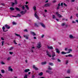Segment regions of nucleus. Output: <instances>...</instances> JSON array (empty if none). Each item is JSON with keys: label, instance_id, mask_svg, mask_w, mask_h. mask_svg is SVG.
<instances>
[{"label": "nucleus", "instance_id": "1", "mask_svg": "<svg viewBox=\"0 0 78 78\" xmlns=\"http://www.w3.org/2000/svg\"><path fill=\"white\" fill-rule=\"evenodd\" d=\"M55 14H57V15L58 16V17H59V18L62 17V16L60 15V14H59V12H55Z\"/></svg>", "mask_w": 78, "mask_h": 78}, {"label": "nucleus", "instance_id": "2", "mask_svg": "<svg viewBox=\"0 0 78 78\" xmlns=\"http://www.w3.org/2000/svg\"><path fill=\"white\" fill-rule=\"evenodd\" d=\"M41 47V43H39L37 44V48H40Z\"/></svg>", "mask_w": 78, "mask_h": 78}, {"label": "nucleus", "instance_id": "3", "mask_svg": "<svg viewBox=\"0 0 78 78\" xmlns=\"http://www.w3.org/2000/svg\"><path fill=\"white\" fill-rule=\"evenodd\" d=\"M37 12H35V14H34L35 17H36V18H37V19H39V16H37Z\"/></svg>", "mask_w": 78, "mask_h": 78}, {"label": "nucleus", "instance_id": "4", "mask_svg": "<svg viewBox=\"0 0 78 78\" xmlns=\"http://www.w3.org/2000/svg\"><path fill=\"white\" fill-rule=\"evenodd\" d=\"M30 34L34 36H36V33H34V32L32 31H30Z\"/></svg>", "mask_w": 78, "mask_h": 78}, {"label": "nucleus", "instance_id": "5", "mask_svg": "<svg viewBox=\"0 0 78 78\" xmlns=\"http://www.w3.org/2000/svg\"><path fill=\"white\" fill-rule=\"evenodd\" d=\"M33 68L35 70H39V69L34 65L33 66Z\"/></svg>", "mask_w": 78, "mask_h": 78}, {"label": "nucleus", "instance_id": "6", "mask_svg": "<svg viewBox=\"0 0 78 78\" xmlns=\"http://www.w3.org/2000/svg\"><path fill=\"white\" fill-rule=\"evenodd\" d=\"M8 70L9 71H11V72H12V70H13L12 69V68H11V67L10 66L9 67Z\"/></svg>", "mask_w": 78, "mask_h": 78}, {"label": "nucleus", "instance_id": "7", "mask_svg": "<svg viewBox=\"0 0 78 78\" xmlns=\"http://www.w3.org/2000/svg\"><path fill=\"white\" fill-rule=\"evenodd\" d=\"M46 72H47L48 73H49V74H52L53 72H52V71H48L47 70L46 71Z\"/></svg>", "mask_w": 78, "mask_h": 78}, {"label": "nucleus", "instance_id": "8", "mask_svg": "<svg viewBox=\"0 0 78 78\" xmlns=\"http://www.w3.org/2000/svg\"><path fill=\"white\" fill-rule=\"evenodd\" d=\"M30 70L29 69H26L25 70H24V72L25 73H27V72H28L29 71H30Z\"/></svg>", "mask_w": 78, "mask_h": 78}, {"label": "nucleus", "instance_id": "9", "mask_svg": "<svg viewBox=\"0 0 78 78\" xmlns=\"http://www.w3.org/2000/svg\"><path fill=\"white\" fill-rule=\"evenodd\" d=\"M40 24L42 27H43V28H45V26L43 23H40Z\"/></svg>", "mask_w": 78, "mask_h": 78}, {"label": "nucleus", "instance_id": "10", "mask_svg": "<svg viewBox=\"0 0 78 78\" xmlns=\"http://www.w3.org/2000/svg\"><path fill=\"white\" fill-rule=\"evenodd\" d=\"M50 6V4L48 3L45 5L44 6L45 7H48V6Z\"/></svg>", "mask_w": 78, "mask_h": 78}, {"label": "nucleus", "instance_id": "11", "mask_svg": "<svg viewBox=\"0 0 78 78\" xmlns=\"http://www.w3.org/2000/svg\"><path fill=\"white\" fill-rule=\"evenodd\" d=\"M5 27L6 28H7V29H9V28H10V27H9V26L7 24L5 25Z\"/></svg>", "mask_w": 78, "mask_h": 78}, {"label": "nucleus", "instance_id": "12", "mask_svg": "<svg viewBox=\"0 0 78 78\" xmlns=\"http://www.w3.org/2000/svg\"><path fill=\"white\" fill-rule=\"evenodd\" d=\"M55 50H56V53H57L59 54V53H60V51H59V49L58 48H56Z\"/></svg>", "mask_w": 78, "mask_h": 78}, {"label": "nucleus", "instance_id": "13", "mask_svg": "<svg viewBox=\"0 0 78 78\" xmlns=\"http://www.w3.org/2000/svg\"><path fill=\"white\" fill-rule=\"evenodd\" d=\"M55 56H56V55H55V52H52V58H53V57Z\"/></svg>", "mask_w": 78, "mask_h": 78}, {"label": "nucleus", "instance_id": "14", "mask_svg": "<svg viewBox=\"0 0 78 78\" xmlns=\"http://www.w3.org/2000/svg\"><path fill=\"white\" fill-rule=\"evenodd\" d=\"M3 31H4V32H6V31H8V30L5 31V27L3 26L2 27V28Z\"/></svg>", "mask_w": 78, "mask_h": 78}, {"label": "nucleus", "instance_id": "15", "mask_svg": "<svg viewBox=\"0 0 78 78\" xmlns=\"http://www.w3.org/2000/svg\"><path fill=\"white\" fill-rule=\"evenodd\" d=\"M47 55H48L49 57H51V55L49 54V52L48 51L46 52Z\"/></svg>", "mask_w": 78, "mask_h": 78}, {"label": "nucleus", "instance_id": "16", "mask_svg": "<svg viewBox=\"0 0 78 78\" xmlns=\"http://www.w3.org/2000/svg\"><path fill=\"white\" fill-rule=\"evenodd\" d=\"M47 64V62H41V65H45Z\"/></svg>", "mask_w": 78, "mask_h": 78}, {"label": "nucleus", "instance_id": "17", "mask_svg": "<svg viewBox=\"0 0 78 78\" xmlns=\"http://www.w3.org/2000/svg\"><path fill=\"white\" fill-rule=\"evenodd\" d=\"M20 13L22 15H23V14H25V12H24L23 11L20 12Z\"/></svg>", "mask_w": 78, "mask_h": 78}, {"label": "nucleus", "instance_id": "18", "mask_svg": "<svg viewBox=\"0 0 78 78\" xmlns=\"http://www.w3.org/2000/svg\"><path fill=\"white\" fill-rule=\"evenodd\" d=\"M48 49H51V50H52L53 48V47L52 46L49 47V46H48Z\"/></svg>", "mask_w": 78, "mask_h": 78}, {"label": "nucleus", "instance_id": "19", "mask_svg": "<svg viewBox=\"0 0 78 78\" xmlns=\"http://www.w3.org/2000/svg\"><path fill=\"white\" fill-rule=\"evenodd\" d=\"M69 37L70 38H71V39H72L73 38H75V37H73L72 35H70L69 36Z\"/></svg>", "mask_w": 78, "mask_h": 78}, {"label": "nucleus", "instance_id": "20", "mask_svg": "<svg viewBox=\"0 0 78 78\" xmlns=\"http://www.w3.org/2000/svg\"><path fill=\"white\" fill-rule=\"evenodd\" d=\"M68 51H69L68 52H67V53H70V51H72V49H68Z\"/></svg>", "mask_w": 78, "mask_h": 78}, {"label": "nucleus", "instance_id": "21", "mask_svg": "<svg viewBox=\"0 0 78 78\" xmlns=\"http://www.w3.org/2000/svg\"><path fill=\"white\" fill-rule=\"evenodd\" d=\"M23 37H26L27 39H29V38H28V36H27V35H24L23 36Z\"/></svg>", "mask_w": 78, "mask_h": 78}, {"label": "nucleus", "instance_id": "22", "mask_svg": "<svg viewBox=\"0 0 78 78\" xmlns=\"http://www.w3.org/2000/svg\"><path fill=\"white\" fill-rule=\"evenodd\" d=\"M15 34V35H16L17 36H18L19 37H20L21 38V36H20V34Z\"/></svg>", "mask_w": 78, "mask_h": 78}, {"label": "nucleus", "instance_id": "23", "mask_svg": "<svg viewBox=\"0 0 78 78\" xmlns=\"http://www.w3.org/2000/svg\"><path fill=\"white\" fill-rule=\"evenodd\" d=\"M43 75V73L42 72H41L38 74V75L39 76H42Z\"/></svg>", "mask_w": 78, "mask_h": 78}, {"label": "nucleus", "instance_id": "24", "mask_svg": "<svg viewBox=\"0 0 78 78\" xmlns=\"http://www.w3.org/2000/svg\"><path fill=\"white\" fill-rule=\"evenodd\" d=\"M21 17V15H20V14H18L17 15V16H16V17Z\"/></svg>", "mask_w": 78, "mask_h": 78}, {"label": "nucleus", "instance_id": "25", "mask_svg": "<svg viewBox=\"0 0 78 78\" xmlns=\"http://www.w3.org/2000/svg\"><path fill=\"white\" fill-rule=\"evenodd\" d=\"M15 9L16 10V11H21V10L19 9V8H16Z\"/></svg>", "mask_w": 78, "mask_h": 78}, {"label": "nucleus", "instance_id": "26", "mask_svg": "<svg viewBox=\"0 0 78 78\" xmlns=\"http://www.w3.org/2000/svg\"><path fill=\"white\" fill-rule=\"evenodd\" d=\"M62 54V55H65V54H67V52H65L64 51H62L61 52Z\"/></svg>", "mask_w": 78, "mask_h": 78}, {"label": "nucleus", "instance_id": "27", "mask_svg": "<svg viewBox=\"0 0 78 78\" xmlns=\"http://www.w3.org/2000/svg\"><path fill=\"white\" fill-rule=\"evenodd\" d=\"M10 9L11 11H14V8H13V7H10Z\"/></svg>", "mask_w": 78, "mask_h": 78}, {"label": "nucleus", "instance_id": "28", "mask_svg": "<svg viewBox=\"0 0 78 78\" xmlns=\"http://www.w3.org/2000/svg\"><path fill=\"white\" fill-rule=\"evenodd\" d=\"M35 27H39V26L38 24H37L35 23Z\"/></svg>", "mask_w": 78, "mask_h": 78}, {"label": "nucleus", "instance_id": "29", "mask_svg": "<svg viewBox=\"0 0 78 78\" xmlns=\"http://www.w3.org/2000/svg\"><path fill=\"white\" fill-rule=\"evenodd\" d=\"M33 9L34 11H36V6H34Z\"/></svg>", "mask_w": 78, "mask_h": 78}, {"label": "nucleus", "instance_id": "30", "mask_svg": "<svg viewBox=\"0 0 78 78\" xmlns=\"http://www.w3.org/2000/svg\"><path fill=\"white\" fill-rule=\"evenodd\" d=\"M27 76H28V75H27V74H25L24 78H28V77H27Z\"/></svg>", "mask_w": 78, "mask_h": 78}, {"label": "nucleus", "instance_id": "31", "mask_svg": "<svg viewBox=\"0 0 78 78\" xmlns=\"http://www.w3.org/2000/svg\"><path fill=\"white\" fill-rule=\"evenodd\" d=\"M49 65L51 66H53V63H49Z\"/></svg>", "mask_w": 78, "mask_h": 78}, {"label": "nucleus", "instance_id": "32", "mask_svg": "<svg viewBox=\"0 0 78 78\" xmlns=\"http://www.w3.org/2000/svg\"><path fill=\"white\" fill-rule=\"evenodd\" d=\"M67 73H70V70L68 69L67 71Z\"/></svg>", "mask_w": 78, "mask_h": 78}, {"label": "nucleus", "instance_id": "33", "mask_svg": "<svg viewBox=\"0 0 78 78\" xmlns=\"http://www.w3.org/2000/svg\"><path fill=\"white\" fill-rule=\"evenodd\" d=\"M26 7V8L27 9V10H28L29 9V8H28V6L27 5H25Z\"/></svg>", "mask_w": 78, "mask_h": 78}, {"label": "nucleus", "instance_id": "34", "mask_svg": "<svg viewBox=\"0 0 78 78\" xmlns=\"http://www.w3.org/2000/svg\"><path fill=\"white\" fill-rule=\"evenodd\" d=\"M15 5V3H14V2L12 3V6H14Z\"/></svg>", "mask_w": 78, "mask_h": 78}, {"label": "nucleus", "instance_id": "35", "mask_svg": "<svg viewBox=\"0 0 78 78\" xmlns=\"http://www.w3.org/2000/svg\"><path fill=\"white\" fill-rule=\"evenodd\" d=\"M48 70H51L52 69H51V68L50 67V66H48Z\"/></svg>", "mask_w": 78, "mask_h": 78}, {"label": "nucleus", "instance_id": "36", "mask_svg": "<svg viewBox=\"0 0 78 78\" xmlns=\"http://www.w3.org/2000/svg\"><path fill=\"white\" fill-rule=\"evenodd\" d=\"M69 63V60H67L66 61V64H67Z\"/></svg>", "mask_w": 78, "mask_h": 78}, {"label": "nucleus", "instance_id": "37", "mask_svg": "<svg viewBox=\"0 0 78 78\" xmlns=\"http://www.w3.org/2000/svg\"><path fill=\"white\" fill-rule=\"evenodd\" d=\"M62 25L63 27H64V26L66 25V23H62Z\"/></svg>", "mask_w": 78, "mask_h": 78}, {"label": "nucleus", "instance_id": "38", "mask_svg": "<svg viewBox=\"0 0 78 78\" xmlns=\"http://www.w3.org/2000/svg\"><path fill=\"white\" fill-rule=\"evenodd\" d=\"M12 23L13 25H16V24H17V23L15 22H13Z\"/></svg>", "mask_w": 78, "mask_h": 78}, {"label": "nucleus", "instance_id": "39", "mask_svg": "<svg viewBox=\"0 0 78 78\" xmlns=\"http://www.w3.org/2000/svg\"><path fill=\"white\" fill-rule=\"evenodd\" d=\"M22 9L23 10H24V9H25V6H23L22 7Z\"/></svg>", "mask_w": 78, "mask_h": 78}, {"label": "nucleus", "instance_id": "40", "mask_svg": "<svg viewBox=\"0 0 78 78\" xmlns=\"http://www.w3.org/2000/svg\"><path fill=\"white\" fill-rule=\"evenodd\" d=\"M1 72H2V73H5V70H3V69L2 70Z\"/></svg>", "mask_w": 78, "mask_h": 78}, {"label": "nucleus", "instance_id": "41", "mask_svg": "<svg viewBox=\"0 0 78 78\" xmlns=\"http://www.w3.org/2000/svg\"><path fill=\"white\" fill-rule=\"evenodd\" d=\"M4 42H5L4 41H3L2 42V46H3Z\"/></svg>", "mask_w": 78, "mask_h": 78}, {"label": "nucleus", "instance_id": "42", "mask_svg": "<svg viewBox=\"0 0 78 78\" xmlns=\"http://www.w3.org/2000/svg\"><path fill=\"white\" fill-rule=\"evenodd\" d=\"M68 56L69 57H72V55H71V54H69V55H68Z\"/></svg>", "mask_w": 78, "mask_h": 78}, {"label": "nucleus", "instance_id": "43", "mask_svg": "<svg viewBox=\"0 0 78 78\" xmlns=\"http://www.w3.org/2000/svg\"><path fill=\"white\" fill-rule=\"evenodd\" d=\"M24 32H28V30H27V29H25L24 30Z\"/></svg>", "mask_w": 78, "mask_h": 78}, {"label": "nucleus", "instance_id": "44", "mask_svg": "<svg viewBox=\"0 0 78 78\" xmlns=\"http://www.w3.org/2000/svg\"><path fill=\"white\" fill-rule=\"evenodd\" d=\"M52 18L53 19H55V18L56 17V16H55V15H53L52 16Z\"/></svg>", "mask_w": 78, "mask_h": 78}, {"label": "nucleus", "instance_id": "45", "mask_svg": "<svg viewBox=\"0 0 78 78\" xmlns=\"http://www.w3.org/2000/svg\"><path fill=\"white\" fill-rule=\"evenodd\" d=\"M15 5H17V0H15Z\"/></svg>", "mask_w": 78, "mask_h": 78}, {"label": "nucleus", "instance_id": "46", "mask_svg": "<svg viewBox=\"0 0 78 78\" xmlns=\"http://www.w3.org/2000/svg\"><path fill=\"white\" fill-rule=\"evenodd\" d=\"M10 59H11V58L10 57H8L7 59V60H8V61H9Z\"/></svg>", "mask_w": 78, "mask_h": 78}, {"label": "nucleus", "instance_id": "47", "mask_svg": "<svg viewBox=\"0 0 78 78\" xmlns=\"http://www.w3.org/2000/svg\"><path fill=\"white\" fill-rule=\"evenodd\" d=\"M13 42H14L15 44H16V45L17 44L16 42V40H15L13 41Z\"/></svg>", "mask_w": 78, "mask_h": 78}, {"label": "nucleus", "instance_id": "48", "mask_svg": "<svg viewBox=\"0 0 78 78\" xmlns=\"http://www.w3.org/2000/svg\"><path fill=\"white\" fill-rule=\"evenodd\" d=\"M13 49V47H12L10 48L9 50H12Z\"/></svg>", "mask_w": 78, "mask_h": 78}, {"label": "nucleus", "instance_id": "49", "mask_svg": "<svg viewBox=\"0 0 78 78\" xmlns=\"http://www.w3.org/2000/svg\"><path fill=\"white\" fill-rule=\"evenodd\" d=\"M13 52H12L10 51V52H9V53H10V55H12V54H13Z\"/></svg>", "mask_w": 78, "mask_h": 78}, {"label": "nucleus", "instance_id": "50", "mask_svg": "<svg viewBox=\"0 0 78 78\" xmlns=\"http://www.w3.org/2000/svg\"><path fill=\"white\" fill-rule=\"evenodd\" d=\"M51 59H52V60H55V58H54V57H53L52 58H51Z\"/></svg>", "mask_w": 78, "mask_h": 78}, {"label": "nucleus", "instance_id": "51", "mask_svg": "<svg viewBox=\"0 0 78 78\" xmlns=\"http://www.w3.org/2000/svg\"><path fill=\"white\" fill-rule=\"evenodd\" d=\"M67 50H68V48H65V51H67Z\"/></svg>", "mask_w": 78, "mask_h": 78}, {"label": "nucleus", "instance_id": "52", "mask_svg": "<svg viewBox=\"0 0 78 78\" xmlns=\"http://www.w3.org/2000/svg\"><path fill=\"white\" fill-rule=\"evenodd\" d=\"M57 60L58 62H61V60L59 59H57Z\"/></svg>", "mask_w": 78, "mask_h": 78}, {"label": "nucleus", "instance_id": "53", "mask_svg": "<svg viewBox=\"0 0 78 78\" xmlns=\"http://www.w3.org/2000/svg\"><path fill=\"white\" fill-rule=\"evenodd\" d=\"M1 64H2V65H4V64H5V63H4L3 62H1Z\"/></svg>", "mask_w": 78, "mask_h": 78}, {"label": "nucleus", "instance_id": "54", "mask_svg": "<svg viewBox=\"0 0 78 78\" xmlns=\"http://www.w3.org/2000/svg\"><path fill=\"white\" fill-rule=\"evenodd\" d=\"M63 5H64L65 6H67V5H66V4L65 3H64L63 4Z\"/></svg>", "mask_w": 78, "mask_h": 78}, {"label": "nucleus", "instance_id": "55", "mask_svg": "<svg viewBox=\"0 0 78 78\" xmlns=\"http://www.w3.org/2000/svg\"><path fill=\"white\" fill-rule=\"evenodd\" d=\"M31 77L32 78H35V76H34V75H32Z\"/></svg>", "mask_w": 78, "mask_h": 78}, {"label": "nucleus", "instance_id": "56", "mask_svg": "<svg viewBox=\"0 0 78 78\" xmlns=\"http://www.w3.org/2000/svg\"><path fill=\"white\" fill-rule=\"evenodd\" d=\"M53 2L54 3H56V1L55 0H54V1H53Z\"/></svg>", "mask_w": 78, "mask_h": 78}, {"label": "nucleus", "instance_id": "57", "mask_svg": "<svg viewBox=\"0 0 78 78\" xmlns=\"http://www.w3.org/2000/svg\"><path fill=\"white\" fill-rule=\"evenodd\" d=\"M1 39L2 40V41H4L5 40V39H4L3 38V37H2L1 38Z\"/></svg>", "mask_w": 78, "mask_h": 78}, {"label": "nucleus", "instance_id": "58", "mask_svg": "<svg viewBox=\"0 0 78 78\" xmlns=\"http://www.w3.org/2000/svg\"><path fill=\"white\" fill-rule=\"evenodd\" d=\"M61 5L62 6H63V3H61Z\"/></svg>", "mask_w": 78, "mask_h": 78}, {"label": "nucleus", "instance_id": "59", "mask_svg": "<svg viewBox=\"0 0 78 78\" xmlns=\"http://www.w3.org/2000/svg\"><path fill=\"white\" fill-rule=\"evenodd\" d=\"M44 37V35H42L41 36V38H43Z\"/></svg>", "mask_w": 78, "mask_h": 78}, {"label": "nucleus", "instance_id": "60", "mask_svg": "<svg viewBox=\"0 0 78 78\" xmlns=\"http://www.w3.org/2000/svg\"><path fill=\"white\" fill-rule=\"evenodd\" d=\"M57 9H59V6H58V7L57 8Z\"/></svg>", "mask_w": 78, "mask_h": 78}, {"label": "nucleus", "instance_id": "61", "mask_svg": "<svg viewBox=\"0 0 78 78\" xmlns=\"http://www.w3.org/2000/svg\"><path fill=\"white\" fill-rule=\"evenodd\" d=\"M34 39H37V38H36V37H34Z\"/></svg>", "mask_w": 78, "mask_h": 78}, {"label": "nucleus", "instance_id": "62", "mask_svg": "<svg viewBox=\"0 0 78 78\" xmlns=\"http://www.w3.org/2000/svg\"><path fill=\"white\" fill-rule=\"evenodd\" d=\"M71 2H75V0H71Z\"/></svg>", "mask_w": 78, "mask_h": 78}, {"label": "nucleus", "instance_id": "63", "mask_svg": "<svg viewBox=\"0 0 78 78\" xmlns=\"http://www.w3.org/2000/svg\"><path fill=\"white\" fill-rule=\"evenodd\" d=\"M58 6H60V3H59L58 5Z\"/></svg>", "mask_w": 78, "mask_h": 78}, {"label": "nucleus", "instance_id": "64", "mask_svg": "<svg viewBox=\"0 0 78 78\" xmlns=\"http://www.w3.org/2000/svg\"><path fill=\"white\" fill-rule=\"evenodd\" d=\"M76 16L77 17H78V14H76Z\"/></svg>", "mask_w": 78, "mask_h": 78}]
</instances>
